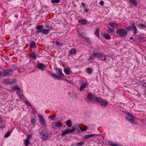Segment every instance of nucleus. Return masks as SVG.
Listing matches in <instances>:
<instances>
[{
	"label": "nucleus",
	"instance_id": "nucleus-1",
	"mask_svg": "<svg viewBox=\"0 0 146 146\" xmlns=\"http://www.w3.org/2000/svg\"><path fill=\"white\" fill-rule=\"evenodd\" d=\"M43 26L42 25H38L36 26V33L38 34L40 33H42L44 35H48L50 33V29H43Z\"/></svg>",
	"mask_w": 146,
	"mask_h": 146
},
{
	"label": "nucleus",
	"instance_id": "nucleus-2",
	"mask_svg": "<svg viewBox=\"0 0 146 146\" xmlns=\"http://www.w3.org/2000/svg\"><path fill=\"white\" fill-rule=\"evenodd\" d=\"M49 133L45 130H42L40 132V138L43 141H46L49 137Z\"/></svg>",
	"mask_w": 146,
	"mask_h": 146
},
{
	"label": "nucleus",
	"instance_id": "nucleus-3",
	"mask_svg": "<svg viewBox=\"0 0 146 146\" xmlns=\"http://www.w3.org/2000/svg\"><path fill=\"white\" fill-rule=\"evenodd\" d=\"M95 100H96V102L101 104V106L106 107L107 106V101L105 99H103L100 97H98L95 98Z\"/></svg>",
	"mask_w": 146,
	"mask_h": 146
},
{
	"label": "nucleus",
	"instance_id": "nucleus-4",
	"mask_svg": "<svg viewBox=\"0 0 146 146\" xmlns=\"http://www.w3.org/2000/svg\"><path fill=\"white\" fill-rule=\"evenodd\" d=\"M116 33L121 37H125L127 36V32L125 30L123 29H118L116 31Z\"/></svg>",
	"mask_w": 146,
	"mask_h": 146
},
{
	"label": "nucleus",
	"instance_id": "nucleus-5",
	"mask_svg": "<svg viewBox=\"0 0 146 146\" xmlns=\"http://www.w3.org/2000/svg\"><path fill=\"white\" fill-rule=\"evenodd\" d=\"M13 70V69H9L5 70L3 72V75L4 77L10 76L12 74Z\"/></svg>",
	"mask_w": 146,
	"mask_h": 146
},
{
	"label": "nucleus",
	"instance_id": "nucleus-6",
	"mask_svg": "<svg viewBox=\"0 0 146 146\" xmlns=\"http://www.w3.org/2000/svg\"><path fill=\"white\" fill-rule=\"evenodd\" d=\"M62 123L60 121L57 122H54L52 124V127L55 129H57L62 126Z\"/></svg>",
	"mask_w": 146,
	"mask_h": 146
},
{
	"label": "nucleus",
	"instance_id": "nucleus-7",
	"mask_svg": "<svg viewBox=\"0 0 146 146\" xmlns=\"http://www.w3.org/2000/svg\"><path fill=\"white\" fill-rule=\"evenodd\" d=\"M39 119L40 121L41 122V123L43 127L44 128H46V122L44 117L42 115H40L39 116Z\"/></svg>",
	"mask_w": 146,
	"mask_h": 146
},
{
	"label": "nucleus",
	"instance_id": "nucleus-8",
	"mask_svg": "<svg viewBox=\"0 0 146 146\" xmlns=\"http://www.w3.org/2000/svg\"><path fill=\"white\" fill-rule=\"evenodd\" d=\"M87 97L88 100L89 101H91L93 100L96 101V100H95V98L98 97L96 96L95 95H93L92 94L89 93Z\"/></svg>",
	"mask_w": 146,
	"mask_h": 146
},
{
	"label": "nucleus",
	"instance_id": "nucleus-9",
	"mask_svg": "<svg viewBox=\"0 0 146 146\" xmlns=\"http://www.w3.org/2000/svg\"><path fill=\"white\" fill-rule=\"evenodd\" d=\"M98 58L101 61H106V57L108 56H106L100 53H98Z\"/></svg>",
	"mask_w": 146,
	"mask_h": 146
},
{
	"label": "nucleus",
	"instance_id": "nucleus-10",
	"mask_svg": "<svg viewBox=\"0 0 146 146\" xmlns=\"http://www.w3.org/2000/svg\"><path fill=\"white\" fill-rule=\"evenodd\" d=\"M98 53H94L93 54H92L90 55L89 57L88 60L90 61L91 60L93 59L94 58L96 57L98 58Z\"/></svg>",
	"mask_w": 146,
	"mask_h": 146
},
{
	"label": "nucleus",
	"instance_id": "nucleus-11",
	"mask_svg": "<svg viewBox=\"0 0 146 146\" xmlns=\"http://www.w3.org/2000/svg\"><path fill=\"white\" fill-rule=\"evenodd\" d=\"M37 67L42 70H43L44 69V68L46 67V65L42 63H39L37 65Z\"/></svg>",
	"mask_w": 146,
	"mask_h": 146
},
{
	"label": "nucleus",
	"instance_id": "nucleus-12",
	"mask_svg": "<svg viewBox=\"0 0 146 146\" xmlns=\"http://www.w3.org/2000/svg\"><path fill=\"white\" fill-rule=\"evenodd\" d=\"M78 22L79 23L82 25L86 24L88 22L85 19H82L78 20Z\"/></svg>",
	"mask_w": 146,
	"mask_h": 146
},
{
	"label": "nucleus",
	"instance_id": "nucleus-13",
	"mask_svg": "<svg viewBox=\"0 0 146 146\" xmlns=\"http://www.w3.org/2000/svg\"><path fill=\"white\" fill-rule=\"evenodd\" d=\"M56 73L59 75L63 76L64 74L62 72L60 68H56Z\"/></svg>",
	"mask_w": 146,
	"mask_h": 146
},
{
	"label": "nucleus",
	"instance_id": "nucleus-14",
	"mask_svg": "<svg viewBox=\"0 0 146 146\" xmlns=\"http://www.w3.org/2000/svg\"><path fill=\"white\" fill-rule=\"evenodd\" d=\"M135 117L131 115L129 116V117H127V119L129 121L131 122L132 123H133L134 122V118Z\"/></svg>",
	"mask_w": 146,
	"mask_h": 146
},
{
	"label": "nucleus",
	"instance_id": "nucleus-15",
	"mask_svg": "<svg viewBox=\"0 0 146 146\" xmlns=\"http://www.w3.org/2000/svg\"><path fill=\"white\" fill-rule=\"evenodd\" d=\"M132 26H133V32L134 35H135L136 34V33H137L138 31L134 23H133L132 24Z\"/></svg>",
	"mask_w": 146,
	"mask_h": 146
},
{
	"label": "nucleus",
	"instance_id": "nucleus-16",
	"mask_svg": "<svg viewBox=\"0 0 146 146\" xmlns=\"http://www.w3.org/2000/svg\"><path fill=\"white\" fill-rule=\"evenodd\" d=\"M29 47L31 48H36V43L34 41H31L29 44Z\"/></svg>",
	"mask_w": 146,
	"mask_h": 146
},
{
	"label": "nucleus",
	"instance_id": "nucleus-17",
	"mask_svg": "<svg viewBox=\"0 0 146 146\" xmlns=\"http://www.w3.org/2000/svg\"><path fill=\"white\" fill-rule=\"evenodd\" d=\"M76 51L75 49L72 48L68 52V53L70 54H74L76 53Z\"/></svg>",
	"mask_w": 146,
	"mask_h": 146
},
{
	"label": "nucleus",
	"instance_id": "nucleus-18",
	"mask_svg": "<svg viewBox=\"0 0 146 146\" xmlns=\"http://www.w3.org/2000/svg\"><path fill=\"white\" fill-rule=\"evenodd\" d=\"M109 25L112 28H114L115 27H116L117 26V24L115 22H111L109 23Z\"/></svg>",
	"mask_w": 146,
	"mask_h": 146
},
{
	"label": "nucleus",
	"instance_id": "nucleus-19",
	"mask_svg": "<svg viewBox=\"0 0 146 146\" xmlns=\"http://www.w3.org/2000/svg\"><path fill=\"white\" fill-rule=\"evenodd\" d=\"M29 56L31 58H32L34 60H36V55L35 54V52H33L31 54H29Z\"/></svg>",
	"mask_w": 146,
	"mask_h": 146
},
{
	"label": "nucleus",
	"instance_id": "nucleus-20",
	"mask_svg": "<svg viewBox=\"0 0 146 146\" xmlns=\"http://www.w3.org/2000/svg\"><path fill=\"white\" fill-rule=\"evenodd\" d=\"M70 69L69 68H65L64 69V71L67 75H69L70 74Z\"/></svg>",
	"mask_w": 146,
	"mask_h": 146
},
{
	"label": "nucleus",
	"instance_id": "nucleus-21",
	"mask_svg": "<svg viewBox=\"0 0 146 146\" xmlns=\"http://www.w3.org/2000/svg\"><path fill=\"white\" fill-rule=\"evenodd\" d=\"M93 69L91 68L90 67H88L86 68L87 72L90 74H91L93 71Z\"/></svg>",
	"mask_w": 146,
	"mask_h": 146
},
{
	"label": "nucleus",
	"instance_id": "nucleus-22",
	"mask_svg": "<svg viewBox=\"0 0 146 146\" xmlns=\"http://www.w3.org/2000/svg\"><path fill=\"white\" fill-rule=\"evenodd\" d=\"M3 82L7 85H9L10 82V79L9 78H6L3 80Z\"/></svg>",
	"mask_w": 146,
	"mask_h": 146
},
{
	"label": "nucleus",
	"instance_id": "nucleus-23",
	"mask_svg": "<svg viewBox=\"0 0 146 146\" xmlns=\"http://www.w3.org/2000/svg\"><path fill=\"white\" fill-rule=\"evenodd\" d=\"M66 125L69 127H70L72 125V123H71V121L70 120L67 121L66 122Z\"/></svg>",
	"mask_w": 146,
	"mask_h": 146
},
{
	"label": "nucleus",
	"instance_id": "nucleus-24",
	"mask_svg": "<svg viewBox=\"0 0 146 146\" xmlns=\"http://www.w3.org/2000/svg\"><path fill=\"white\" fill-rule=\"evenodd\" d=\"M95 35L98 37H99V29L98 28H96V31L95 32Z\"/></svg>",
	"mask_w": 146,
	"mask_h": 146
},
{
	"label": "nucleus",
	"instance_id": "nucleus-25",
	"mask_svg": "<svg viewBox=\"0 0 146 146\" xmlns=\"http://www.w3.org/2000/svg\"><path fill=\"white\" fill-rule=\"evenodd\" d=\"M86 86V84L85 83H84L82 84V86H80V91H83V90L85 88Z\"/></svg>",
	"mask_w": 146,
	"mask_h": 146
},
{
	"label": "nucleus",
	"instance_id": "nucleus-26",
	"mask_svg": "<svg viewBox=\"0 0 146 146\" xmlns=\"http://www.w3.org/2000/svg\"><path fill=\"white\" fill-rule=\"evenodd\" d=\"M88 127L86 125L82 126L80 128V130L82 131H85L87 129Z\"/></svg>",
	"mask_w": 146,
	"mask_h": 146
},
{
	"label": "nucleus",
	"instance_id": "nucleus-27",
	"mask_svg": "<svg viewBox=\"0 0 146 146\" xmlns=\"http://www.w3.org/2000/svg\"><path fill=\"white\" fill-rule=\"evenodd\" d=\"M94 135H95L94 134H92L86 135L85 136V139H88L89 138L93 137V136Z\"/></svg>",
	"mask_w": 146,
	"mask_h": 146
},
{
	"label": "nucleus",
	"instance_id": "nucleus-28",
	"mask_svg": "<svg viewBox=\"0 0 146 146\" xmlns=\"http://www.w3.org/2000/svg\"><path fill=\"white\" fill-rule=\"evenodd\" d=\"M104 36L105 38L107 39H110L111 38V36L108 34H104Z\"/></svg>",
	"mask_w": 146,
	"mask_h": 146
},
{
	"label": "nucleus",
	"instance_id": "nucleus-29",
	"mask_svg": "<svg viewBox=\"0 0 146 146\" xmlns=\"http://www.w3.org/2000/svg\"><path fill=\"white\" fill-rule=\"evenodd\" d=\"M110 146H122L120 144H113L112 142L109 143Z\"/></svg>",
	"mask_w": 146,
	"mask_h": 146
},
{
	"label": "nucleus",
	"instance_id": "nucleus-30",
	"mask_svg": "<svg viewBox=\"0 0 146 146\" xmlns=\"http://www.w3.org/2000/svg\"><path fill=\"white\" fill-rule=\"evenodd\" d=\"M130 1L133 3L134 6L137 5V2L135 0H129Z\"/></svg>",
	"mask_w": 146,
	"mask_h": 146
},
{
	"label": "nucleus",
	"instance_id": "nucleus-31",
	"mask_svg": "<svg viewBox=\"0 0 146 146\" xmlns=\"http://www.w3.org/2000/svg\"><path fill=\"white\" fill-rule=\"evenodd\" d=\"M68 133H70L72 132H74L75 130V128L74 127H73L72 129H67Z\"/></svg>",
	"mask_w": 146,
	"mask_h": 146
},
{
	"label": "nucleus",
	"instance_id": "nucleus-32",
	"mask_svg": "<svg viewBox=\"0 0 146 146\" xmlns=\"http://www.w3.org/2000/svg\"><path fill=\"white\" fill-rule=\"evenodd\" d=\"M68 133L67 130V129H66L62 131L61 135L63 136L64 135H66Z\"/></svg>",
	"mask_w": 146,
	"mask_h": 146
},
{
	"label": "nucleus",
	"instance_id": "nucleus-33",
	"mask_svg": "<svg viewBox=\"0 0 146 146\" xmlns=\"http://www.w3.org/2000/svg\"><path fill=\"white\" fill-rule=\"evenodd\" d=\"M30 143L29 141L26 139H25L24 141V143L25 146H28Z\"/></svg>",
	"mask_w": 146,
	"mask_h": 146
},
{
	"label": "nucleus",
	"instance_id": "nucleus-34",
	"mask_svg": "<svg viewBox=\"0 0 146 146\" xmlns=\"http://www.w3.org/2000/svg\"><path fill=\"white\" fill-rule=\"evenodd\" d=\"M13 89L14 90H17L19 91H20V89L19 87L17 85H15L13 86Z\"/></svg>",
	"mask_w": 146,
	"mask_h": 146
},
{
	"label": "nucleus",
	"instance_id": "nucleus-35",
	"mask_svg": "<svg viewBox=\"0 0 146 146\" xmlns=\"http://www.w3.org/2000/svg\"><path fill=\"white\" fill-rule=\"evenodd\" d=\"M31 124H33V125H35L36 124V121L35 119H32L31 120Z\"/></svg>",
	"mask_w": 146,
	"mask_h": 146
},
{
	"label": "nucleus",
	"instance_id": "nucleus-36",
	"mask_svg": "<svg viewBox=\"0 0 146 146\" xmlns=\"http://www.w3.org/2000/svg\"><path fill=\"white\" fill-rule=\"evenodd\" d=\"M16 82V80L15 79H13L11 80H10L9 84H11L15 83Z\"/></svg>",
	"mask_w": 146,
	"mask_h": 146
},
{
	"label": "nucleus",
	"instance_id": "nucleus-37",
	"mask_svg": "<svg viewBox=\"0 0 146 146\" xmlns=\"http://www.w3.org/2000/svg\"><path fill=\"white\" fill-rule=\"evenodd\" d=\"M84 143L83 141H82L78 143H77L76 144V146H82L83 145Z\"/></svg>",
	"mask_w": 146,
	"mask_h": 146
},
{
	"label": "nucleus",
	"instance_id": "nucleus-38",
	"mask_svg": "<svg viewBox=\"0 0 146 146\" xmlns=\"http://www.w3.org/2000/svg\"><path fill=\"white\" fill-rule=\"evenodd\" d=\"M56 117V115L54 114H53L52 115H50L48 117V118L52 120H53L54 119L55 117Z\"/></svg>",
	"mask_w": 146,
	"mask_h": 146
},
{
	"label": "nucleus",
	"instance_id": "nucleus-39",
	"mask_svg": "<svg viewBox=\"0 0 146 146\" xmlns=\"http://www.w3.org/2000/svg\"><path fill=\"white\" fill-rule=\"evenodd\" d=\"M10 135V132L9 131H8L5 135L4 137L7 138Z\"/></svg>",
	"mask_w": 146,
	"mask_h": 146
},
{
	"label": "nucleus",
	"instance_id": "nucleus-40",
	"mask_svg": "<svg viewBox=\"0 0 146 146\" xmlns=\"http://www.w3.org/2000/svg\"><path fill=\"white\" fill-rule=\"evenodd\" d=\"M60 1V0H51V2L52 3H58Z\"/></svg>",
	"mask_w": 146,
	"mask_h": 146
},
{
	"label": "nucleus",
	"instance_id": "nucleus-41",
	"mask_svg": "<svg viewBox=\"0 0 146 146\" xmlns=\"http://www.w3.org/2000/svg\"><path fill=\"white\" fill-rule=\"evenodd\" d=\"M46 27L48 29L52 30L53 28L52 26H49L48 25H46Z\"/></svg>",
	"mask_w": 146,
	"mask_h": 146
},
{
	"label": "nucleus",
	"instance_id": "nucleus-42",
	"mask_svg": "<svg viewBox=\"0 0 146 146\" xmlns=\"http://www.w3.org/2000/svg\"><path fill=\"white\" fill-rule=\"evenodd\" d=\"M114 30L112 28H109L108 29V31L110 33H112L113 32Z\"/></svg>",
	"mask_w": 146,
	"mask_h": 146
},
{
	"label": "nucleus",
	"instance_id": "nucleus-43",
	"mask_svg": "<svg viewBox=\"0 0 146 146\" xmlns=\"http://www.w3.org/2000/svg\"><path fill=\"white\" fill-rule=\"evenodd\" d=\"M133 26H128V27L127 29V31H130L131 30V29H133Z\"/></svg>",
	"mask_w": 146,
	"mask_h": 146
},
{
	"label": "nucleus",
	"instance_id": "nucleus-44",
	"mask_svg": "<svg viewBox=\"0 0 146 146\" xmlns=\"http://www.w3.org/2000/svg\"><path fill=\"white\" fill-rule=\"evenodd\" d=\"M84 38L86 41H87L89 43H90L91 40L89 38Z\"/></svg>",
	"mask_w": 146,
	"mask_h": 146
},
{
	"label": "nucleus",
	"instance_id": "nucleus-45",
	"mask_svg": "<svg viewBox=\"0 0 146 146\" xmlns=\"http://www.w3.org/2000/svg\"><path fill=\"white\" fill-rule=\"evenodd\" d=\"M31 137H32V136L31 135H29L28 136L27 139H26L29 141L30 139L31 138Z\"/></svg>",
	"mask_w": 146,
	"mask_h": 146
},
{
	"label": "nucleus",
	"instance_id": "nucleus-46",
	"mask_svg": "<svg viewBox=\"0 0 146 146\" xmlns=\"http://www.w3.org/2000/svg\"><path fill=\"white\" fill-rule=\"evenodd\" d=\"M138 39L140 41L143 39V37L142 36H139L138 37Z\"/></svg>",
	"mask_w": 146,
	"mask_h": 146
},
{
	"label": "nucleus",
	"instance_id": "nucleus-47",
	"mask_svg": "<svg viewBox=\"0 0 146 146\" xmlns=\"http://www.w3.org/2000/svg\"><path fill=\"white\" fill-rule=\"evenodd\" d=\"M55 43L57 46H59L60 44V43L57 41H55Z\"/></svg>",
	"mask_w": 146,
	"mask_h": 146
},
{
	"label": "nucleus",
	"instance_id": "nucleus-48",
	"mask_svg": "<svg viewBox=\"0 0 146 146\" xmlns=\"http://www.w3.org/2000/svg\"><path fill=\"white\" fill-rule=\"evenodd\" d=\"M104 2L102 1H101L99 3L101 5H104Z\"/></svg>",
	"mask_w": 146,
	"mask_h": 146
},
{
	"label": "nucleus",
	"instance_id": "nucleus-49",
	"mask_svg": "<svg viewBox=\"0 0 146 146\" xmlns=\"http://www.w3.org/2000/svg\"><path fill=\"white\" fill-rule=\"evenodd\" d=\"M3 119L2 118L0 117V122H3Z\"/></svg>",
	"mask_w": 146,
	"mask_h": 146
},
{
	"label": "nucleus",
	"instance_id": "nucleus-50",
	"mask_svg": "<svg viewBox=\"0 0 146 146\" xmlns=\"http://www.w3.org/2000/svg\"><path fill=\"white\" fill-rule=\"evenodd\" d=\"M140 25L141 27H145V25L144 24H141Z\"/></svg>",
	"mask_w": 146,
	"mask_h": 146
},
{
	"label": "nucleus",
	"instance_id": "nucleus-51",
	"mask_svg": "<svg viewBox=\"0 0 146 146\" xmlns=\"http://www.w3.org/2000/svg\"><path fill=\"white\" fill-rule=\"evenodd\" d=\"M4 58L6 59L7 60H8L9 59V58L8 57V56H5V57H4Z\"/></svg>",
	"mask_w": 146,
	"mask_h": 146
},
{
	"label": "nucleus",
	"instance_id": "nucleus-52",
	"mask_svg": "<svg viewBox=\"0 0 146 146\" xmlns=\"http://www.w3.org/2000/svg\"><path fill=\"white\" fill-rule=\"evenodd\" d=\"M81 5H82L83 6H84L85 7V6L86 5V4L84 3H82Z\"/></svg>",
	"mask_w": 146,
	"mask_h": 146
},
{
	"label": "nucleus",
	"instance_id": "nucleus-53",
	"mask_svg": "<svg viewBox=\"0 0 146 146\" xmlns=\"http://www.w3.org/2000/svg\"><path fill=\"white\" fill-rule=\"evenodd\" d=\"M55 77H56V78H61V77L60 76H57L56 75V76H55Z\"/></svg>",
	"mask_w": 146,
	"mask_h": 146
},
{
	"label": "nucleus",
	"instance_id": "nucleus-54",
	"mask_svg": "<svg viewBox=\"0 0 146 146\" xmlns=\"http://www.w3.org/2000/svg\"><path fill=\"white\" fill-rule=\"evenodd\" d=\"M3 75V72L1 71H0V76Z\"/></svg>",
	"mask_w": 146,
	"mask_h": 146
},
{
	"label": "nucleus",
	"instance_id": "nucleus-55",
	"mask_svg": "<svg viewBox=\"0 0 146 146\" xmlns=\"http://www.w3.org/2000/svg\"><path fill=\"white\" fill-rule=\"evenodd\" d=\"M126 114L127 115H129V116H130V115H131L130 114V113H129V112H127V113H126Z\"/></svg>",
	"mask_w": 146,
	"mask_h": 146
},
{
	"label": "nucleus",
	"instance_id": "nucleus-56",
	"mask_svg": "<svg viewBox=\"0 0 146 146\" xmlns=\"http://www.w3.org/2000/svg\"><path fill=\"white\" fill-rule=\"evenodd\" d=\"M51 74V75H52V76H54V77H55V76H56V75L55 74Z\"/></svg>",
	"mask_w": 146,
	"mask_h": 146
},
{
	"label": "nucleus",
	"instance_id": "nucleus-57",
	"mask_svg": "<svg viewBox=\"0 0 146 146\" xmlns=\"http://www.w3.org/2000/svg\"><path fill=\"white\" fill-rule=\"evenodd\" d=\"M84 10H85V11L86 12H87L88 11V9H85Z\"/></svg>",
	"mask_w": 146,
	"mask_h": 146
},
{
	"label": "nucleus",
	"instance_id": "nucleus-58",
	"mask_svg": "<svg viewBox=\"0 0 146 146\" xmlns=\"http://www.w3.org/2000/svg\"><path fill=\"white\" fill-rule=\"evenodd\" d=\"M1 85L0 84V90L1 89Z\"/></svg>",
	"mask_w": 146,
	"mask_h": 146
},
{
	"label": "nucleus",
	"instance_id": "nucleus-59",
	"mask_svg": "<svg viewBox=\"0 0 146 146\" xmlns=\"http://www.w3.org/2000/svg\"><path fill=\"white\" fill-rule=\"evenodd\" d=\"M86 9V7H84V10H85V9Z\"/></svg>",
	"mask_w": 146,
	"mask_h": 146
},
{
	"label": "nucleus",
	"instance_id": "nucleus-60",
	"mask_svg": "<svg viewBox=\"0 0 146 146\" xmlns=\"http://www.w3.org/2000/svg\"><path fill=\"white\" fill-rule=\"evenodd\" d=\"M132 37H131V38H130V39H131L132 38Z\"/></svg>",
	"mask_w": 146,
	"mask_h": 146
}]
</instances>
